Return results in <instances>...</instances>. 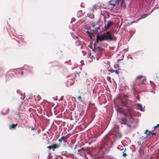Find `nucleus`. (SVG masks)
<instances>
[{"label": "nucleus", "instance_id": "nucleus-1", "mask_svg": "<svg viewBox=\"0 0 159 159\" xmlns=\"http://www.w3.org/2000/svg\"><path fill=\"white\" fill-rule=\"evenodd\" d=\"M116 38L114 36L112 32H107L101 35L98 34L97 36V41L98 40L102 41H111L116 40Z\"/></svg>", "mask_w": 159, "mask_h": 159}, {"label": "nucleus", "instance_id": "nucleus-2", "mask_svg": "<svg viewBox=\"0 0 159 159\" xmlns=\"http://www.w3.org/2000/svg\"><path fill=\"white\" fill-rule=\"evenodd\" d=\"M91 26L93 30H97L98 29H101V26L98 22H92L91 24Z\"/></svg>", "mask_w": 159, "mask_h": 159}, {"label": "nucleus", "instance_id": "nucleus-3", "mask_svg": "<svg viewBox=\"0 0 159 159\" xmlns=\"http://www.w3.org/2000/svg\"><path fill=\"white\" fill-rule=\"evenodd\" d=\"M97 30H86V33L89 36L92 38L93 37H94L96 34V31Z\"/></svg>", "mask_w": 159, "mask_h": 159}, {"label": "nucleus", "instance_id": "nucleus-4", "mask_svg": "<svg viewBox=\"0 0 159 159\" xmlns=\"http://www.w3.org/2000/svg\"><path fill=\"white\" fill-rule=\"evenodd\" d=\"M118 120L121 124H125L129 127H130V125L127 123V120L125 119L124 118H119Z\"/></svg>", "mask_w": 159, "mask_h": 159}, {"label": "nucleus", "instance_id": "nucleus-5", "mask_svg": "<svg viewBox=\"0 0 159 159\" xmlns=\"http://www.w3.org/2000/svg\"><path fill=\"white\" fill-rule=\"evenodd\" d=\"M135 107L136 109H139L142 111H144V109L142 105L138 103L136 104L135 105Z\"/></svg>", "mask_w": 159, "mask_h": 159}, {"label": "nucleus", "instance_id": "nucleus-6", "mask_svg": "<svg viewBox=\"0 0 159 159\" xmlns=\"http://www.w3.org/2000/svg\"><path fill=\"white\" fill-rule=\"evenodd\" d=\"M78 32H70V34H71V35L72 37L74 39H78Z\"/></svg>", "mask_w": 159, "mask_h": 159}, {"label": "nucleus", "instance_id": "nucleus-7", "mask_svg": "<svg viewBox=\"0 0 159 159\" xmlns=\"http://www.w3.org/2000/svg\"><path fill=\"white\" fill-rule=\"evenodd\" d=\"M113 22L111 21H109L107 22V23L106 25L105 26V29H108L113 24Z\"/></svg>", "mask_w": 159, "mask_h": 159}, {"label": "nucleus", "instance_id": "nucleus-8", "mask_svg": "<svg viewBox=\"0 0 159 159\" xmlns=\"http://www.w3.org/2000/svg\"><path fill=\"white\" fill-rule=\"evenodd\" d=\"M62 155L66 156L67 157H69L73 155L72 154L69 153L67 152L66 151L62 152Z\"/></svg>", "mask_w": 159, "mask_h": 159}, {"label": "nucleus", "instance_id": "nucleus-9", "mask_svg": "<svg viewBox=\"0 0 159 159\" xmlns=\"http://www.w3.org/2000/svg\"><path fill=\"white\" fill-rule=\"evenodd\" d=\"M113 1H115L114 3H110L109 4L111 5H112L115 6L116 4H119V1H120V0H111V1L110 2H111Z\"/></svg>", "mask_w": 159, "mask_h": 159}, {"label": "nucleus", "instance_id": "nucleus-10", "mask_svg": "<svg viewBox=\"0 0 159 159\" xmlns=\"http://www.w3.org/2000/svg\"><path fill=\"white\" fill-rule=\"evenodd\" d=\"M148 16V14H143L142 15H141V17L140 18H139L135 22H137L139 20L144 18L146 17H147Z\"/></svg>", "mask_w": 159, "mask_h": 159}, {"label": "nucleus", "instance_id": "nucleus-11", "mask_svg": "<svg viewBox=\"0 0 159 159\" xmlns=\"http://www.w3.org/2000/svg\"><path fill=\"white\" fill-rule=\"evenodd\" d=\"M140 79L142 80V81H141V83L142 84H145L144 81L146 80V79L145 77H143V76L140 75L138 76L136 78V79Z\"/></svg>", "mask_w": 159, "mask_h": 159}, {"label": "nucleus", "instance_id": "nucleus-12", "mask_svg": "<svg viewBox=\"0 0 159 159\" xmlns=\"http://www.w3.org/2000/svg\"><path fill=\"white\" fill-rule=\"evenodd\" d=\"M62 141H63L65 143L67 142V140L65 139V137H64V136H62L61 138L58 139V141L59 142H62Z\"/></svg>", "mask_w": 159, "mask_h": 159}, {"label": "nucleus", "instance_id": "nucleus-13", "mask_svg": "<svg viewBox=\"0 0 159 159\" xmlns=\"http://www.w3.org/2000/svg\"><path fill=\"white\" fill-rule=\"evenodd\" d=\"M17 124H12L10 125V128L11 129L12 128H14L16 126Z\"/></svg>", "mask_w": 159, "mask_h": 159}, {"label": "nucleus", "instance_id": "nucleus-14", "mask_svg": "<svg viewBox=\"0 0 159 159\" xmlns=\"http://www.w3.org/2000/svg\"><path fill=\"white\" fill-rule=\"evenodd\" d=\"M75 44L77 46H79L80 44V42L78 39L75 42Z\"/></svg>", "mask_w": 159, "mask_h": 159}, {"label": "nucleus", "instance_id": "nucleus-15", "mask_svg": "<svg viewBox=\"0 0 159 159\" xmlns=\"http://www.w3.org/2000/svg\"><path fill=\"white\" fill-rule=\"evenodd\" d=\"M116 135L117 136V137L120 138L121 136L119 132H116Z\"/></svg>", "mask_w": 159, "mask_h": 159}, {"label": "nucleus", "instance_id": "nucleus-16", "mask_svg": "<svg viewBox=\"0 0 159 159\" xmlns=\"http://www.w3.org/2000/svg\"><path fill=\"white\" fill-rule=\"evenodd\" d=\"M16 72L17 73H19L21 75H22L23 74V72H24L18 69L16 70Z\"/></svg>", "mask_w": 159, "mask_h": 159}, {"label": "nucleus", "instance_id": "nucleus-17", "mask_svg": "<svg viewBox=\"0 0 159 159\" xmlns=\"http://www.w3.org/2000/svg\"><path fill=\"white\" fill-rule=\"evenodd\" d=\"M126 150V148H125L124 150L122 152V155L124 157H125L126 155V153L125 152Z\"/></svg>", "mask_w": 159, "mask_h": 159}, {"label": "nucleus", "instance_id": "nucleus-18", "mask_svg": "<svg viewBox=\"0 0 159 159\" xmlns=\"http://www.w3.org/2000/svg\"><path fill=\"white\" fill-rule=\"evenodd\" d=\"M69 134H68L66 136H64V137H65V139H67L69 137Z\"/></svg>", "mask_w": 159, "mask_h": 159}, {"label": "nucleus", "instance_id": "nucleus-19", "mask_svg": "<svg viewBox=\"0 0 159 159\" xmlns=\"http://www.w3.org/2000/svg\"><path fill=\"white\" fill-rule=\"evenodd\" d=\"M53 147H54V148H57L58 147V146L57 144H54L53 146Z\"/></svg>", "mask_w": 159, "mask_h": 159}, {"label": "nucleus", "instance_id": "nucleus-20", "mask_svg": "<svg viewBox=\"0 0 159 159\" xmlns=\"http://www.w3.org/2000/svg\"><path fill=\"white\" fill-rule=\"evenodd\" d=\"M78 98V99H79L80 100V102H82V100H81V96H79Z\"/></svg>", "mask_w": 159, "mask_h": 159}, {"label": "nucleus", "instance_id": "nucleus-21", "mask_svg": "<svg viewBox=\"0 0 159 159\" xmlns=\"http://www.w3.org/2000/svg\"><path fill=\"white\" fill-rule=\"evenodd\" d=\"M159 127V125H157L153 127V128L154 129H156L157 128H158Z\"/></svg>", "mask_w": 159, "mask_h": 159}, {"label": "nucleus", "instance_id": "nucleus-22", "mask_svg": "<svg viewBox=\"0 0 159 159\" xmlns=\"http://www.w3.org/2000/svg\"><path fill=\"white\" fill-rule=\"evenodd\" d=\"M144 134H146L148 135V130H146L145 131V132H144Z\"/></svg>", "mask_w": 159, "mask_h": 159}, {"label": "nucleus", "instance_id": "nucleus-23", "mask_svg": "<svg viewBox=\"0 0 159 159\" xmlns=\"http://www.w3.org/2000/svg\"><path fill=\"white\" fill-rule=\"evenodd\" d=\"M52 148V146H49L47 147V148H49V149H51Z\"/></svg>", "mask_w": 159, "mask_h": 159}, {"label": "nucleus", "instance_id": "nucleus-24", "mask_svg": "<svg viewBox=\"0 0 159 159\" xmlns=\"http://www.w3.org/2000/svg\"><path fill=\"white\" fill-rule=\"evenodd\" d=\"M115 72V73L117 74H119V72L117 70H116Z\"/></svg>", "mask_w": 159, "mask_h": 159}, {"label": "nucleus", "instance_id": "nucleus-25", "mask_svg": "<svg viewBox=\"0 0 159 159\" xmlns=\"http://www.w3.org/2000/svg\"><path fill=\"white\" fill-rule=\"evenodd\" d=\"M86 28L85 29H88V30H90V29H91L90 28H89V27H88L87 26H86Z\"/></svg>", "mask_w": 159, "mask_h": 159}, {"label": "nucleus", "instance_id": "nucleus-26", "mask_svg": "<svg viewBox=\"0 0 159 159\" xmlns=\"http://www.w3.org/2000/svg\"><path fill=\"white\" fill-rule=\"evenodd\" d=\"M80 149V150H81V151L82 150H83V151L85 150V149L84 148H81Z\"/></svg>", "mask_w": 159, "mask_h": 159}, {"label": "nucleus", "instance_id": "nucleus-27", "mask_svg": "<svg viewBox=\"0 0 159 159\" xmlns=\"http://www.w3.org/2000/svg\"><path fill=\"white\" fill-rule=\"evenodd\" d=\"M151 134V131H148V135H149L150 134Z\"/></svg>", "mask_w": 159, "mask_h": 159}, {"label": "nucleus", "instance_id": "nucleus-28", "mask_svg": "<svg viewBox=\"0 0 159 159\" xmlns=\"http://www.w3.org/2000/svg\"><path fill=\"white\" fill-rule=\"evenodd\" d=\"M52 151H54L55 150V148H54V147H53V146H52Z\"/></svg>", "mask_w": 159, "mask_h": 159}, {"label": "nucleus", "instance_id": "nucleus-29", "mask_svg": "<svg viewBox=\"0 0 159 159\" xmlns=\"http://www.w3.org/2000/svg\"><path fill=\"white\" fill-rule=\"evenodd\" d=\"M110 48L111 49L113 50L114 49V47H110Z\"/></svg>", "mask_w": 159, "mask_h": 159}, {"label": "nucleus", "instance_id": "nucleus-30", "mask_svg": "<svg viewBox=\"0 0 159 159\" xmlns=\"http://www.w3.org/2000/svg\"><path fill=\"white\" fill-rule=\"evenodd\" d=\"M124 0H120V1L121 2V5L122 4V3L123 2Z\"/></svg>", "mask_w": 159, "mask_h": 159}, {"label": "nucleus", "instance_id": "nucleus-31", "mask_svg": "<svg viewBox=\"0 0 159 159\" xmlns=\"http://www.w3.org/2000/svg\"><path fill=\"white\" fill-rule=\"evenodd\" d=\"M156 134L155 133H153L152 134V136L153 135H156Z\"/></svg>", "mask_w": 159, "mask_h": 159}, {"label": "nucleus", "instance_id": "nucleus-32", "mask_svg": "<svg viewBox=\"0 0 159 159\" xmlns=\"http://www.w3.org/2000/svg\"><path fill=\"white\" fill-rule=\"evenodd\" d=\"M31 129L32 130H34V128L33 127H32L31 128Z\"/></svg>", "mask_w": 159, "mask_h": 159}, {"label": "nucleus", "instance_id": "nucleus-33", "mask_svg": "<svg viewBox=\"0 0 159 159\" xmlns=\"http://www.w3.org/2000/svg\"><path fill=\"white\" fill-rule=\"evenodd\" d=\"M84 158H85V159H88L87 157H86V155H85Z\"/></svg>", "mask_w": 159, "mask_h": 159}, {"label": "nucleus", "instance_id": "nucleus-34", "mask_svg": "<svg viewBox=\"0 0 159 159\" xmlns=\"http://www.w3.org/2000/svg\"><path fill=\"white\" fill-rule=\"evenodd\" d=\"M152 13V12H148V15H149L151 14Z\"/></svg>", "mask_w": 159, "mask_h": 159}, {"label": "nucleus", "instance_id": "nucleus-35", "mask_svg": "<svg viewBox=\"0 0 159 159\" xmlns=\"http://www.w3.org/2000/svg\"><path fill=\"white\" fill-rule=\"evenodd\" d=\"M83 62V61H80V63H81V65H83L82 64V63Z\"/></svg>", "mask_w": 159, "mask_h": 159}, {"label": "nucleus", "instance_id": "nucleus-36", "mask_svg": "<svg viewBox=\"0 0 159 159\" xmlns=\"http://www.w3.org/2000/svg\"><path fill=\"white\" fill-rule=\"evenodd\" d=\"M81 151V150H80V149H79V150H78V152H80Z\"/></svg>", "mask_w": 159, "mask_h": 159}, {"label": "nucleus", "instance_id": "nucleus-37", "mask_svg": "<svg viewBox=\"0 0 159 159\" xmlns=\"http://www.w3.org/2000/svg\"><path fill=\"white\" fill-rule=\"evenodd\" d=\"M153 10H153V9H152V11H151V12H152L153 11Z\"/></svg>", "mask_w": 159, "mask_h": 159}, {"label": "nucleus", "instance_id": "nucleus-38", "mask_svg": "<svg viewBox=\"0 0 159 159\" xmlns=\"http://www.w3.org/2000/svg\"><path fill=\"white\" fill-rule=\"evenodd\" d=\"M158 125H159V124H158Z\"/></svg>", "mask_w": 159, "mask_h": 159}]
</instances>
